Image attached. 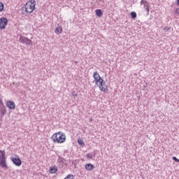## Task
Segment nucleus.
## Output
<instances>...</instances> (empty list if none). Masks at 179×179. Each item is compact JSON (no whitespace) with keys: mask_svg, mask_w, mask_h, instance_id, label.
I'll list each match as a JSON object with an SVG mask.
<instances>
[{"mask_svg":"<svg viewBox=\"0 0 179 179\" xmlns=\"http://www.w3.org/2000/svg\"><path fill=\"white\" fill-rule=\"evenodd\" d=\"M55 33L56 34H61V33H62V27H57L55 30Z\"/></svg>","mask_w":179,"mask_h":179,"instance_id":"obj_17","label":"nucleus"},{"mask_svg":"<svg viewBox=\"0 0 179 179\" xmlns=\"http://www.w3.org/2000/svg\"><path fill=\"white\" fill-rule=\"evenodd\" d=\"M75 176L73 174H69L64 179H74Z\"/></svg>","mask_w":179,"mask_h":179,"instance_id":"obj_19","label":"nucleus"},{"mask_svg":"<svg viewBox=\"0 0 179 179\" xmlns=\"http://www.w3.org/2000/svg\"><path fill=\"white\" fill-rule=\"evenodd\" d=\"M71 94H72V96H74V99H75V97H78V94H76V92L75 91H73L71 92Z\"/></svg>","mask_w":179,"mask_h":179,"instance_id":"obj_22","label":"nucleus"},{"mask_svg":"<svg viewBox=\"0 0 179 179\" xmlns=\"http://www.w3.org/2000/svg\"><path fill=\"white\" fill-rule=\"evenodd\" d=\"M95 13L98 17H101V16H103V11H101V9L96 10Z\"/></svg>","mask_w":179,"mask_h":179,"instance_id":"obj_16","label":"nucleus"},{"mask_svg":"<svg viewBox=\"0 0 179 179\" xmlns=\"http://www.w3.org/2000/svg\"><path fill=\"white\" fill-rule=\"evenodd\" d=\"M175 13H178V15H179V8L176 10Z\"/></svg>","mask_w":179,"mask_h":179,"instance_id":"obj_26","label":"nucleus"},{"mask_svg":"<svg viewBox=\"0 0 179 179\" xmlns=\"http://www.w3.org/2000/svg\"><path fill=\"white\" fill-rule=\"evenodd\" d=\"M57 171H58V167L55 165L53 166H51L49 169V173H50V174H55Z\"/></svg>","mask_w":179,"mask_h":179,"instance_id":"obj_12","label":"nucleus"},{"mask_svg":"<svg viewBox=\"0 0 179 179\" xmlns=\"http://www.w3.org/2000/svg\"><path fill=\"white\" fill-rule=\"evenodd\" d=\"M20 41L22 44H27V45H31L33 44V42H31V40L29 39V38L26 36H20Z\"/></svg>","mask_w":179,"mask_h":179,"instance_id":"obj_7","label":"nucleus"},{"mask_svg":"<svg viewBox=\"0 0 179 179\" xmlns=\"http://www.w3.org/2000/svg\"><path fill=\"white\" fill-rule=\"evenodd\" d=\"M96 86L99 87L101 92L108 93V87L107 86V83H106L104 80H101L99 84H96Z\"/></svg>","mask_w":179,"mask_h":179,"instance_id":"obj_3","label":"nucleus"},{"mask_svg":"<svg viewBox=\"0 0 179 179\" xmlns=\"http://www.w3.org/2000/svg\"><path fill=\"white\" fill-rule=\"evenodd\" d=\"M78 145H85V141H83V139H78Z\"/></svg>","mask_w":179,"mask_h":179,"instance_id":"obj_20","label":"nucleus"},{"mask_svg":"<svg viewBox=\"0 0 179 179\" xmlns=\"http://www.w3.org/2000/svg\"><path fill=\"white\" fill-rule=\"evenodd\" d=\"M85 168V170H87V171H92V170L94 169V165L92 164H86Z\"/></svg>","mask_w":179,"mask_h":179,"instance_id":"obj_13","label":"nucleus"},{"mask_svg":"<svg viewBox=\"0 0 179 179\" xmlns=\"http://www.w3.org/2000/svg\"><path fill=\"white\" fill-rule=\"evenodd\" d=\"M131 16L132 19H136V12H131Z\"/></svg>","mask_w":179,"mask_h":179,"instance_id":"obj_21","label":"nucleus"},{"mask_svg":"<svg viewBox=\"0 0 179 179\" xmlns=\"http://www.w3.org/2000/svg\"><path fill=\"white\" fill-rule=\"evenodd\" d=\"M164 30H165L166 31H169V30H170V28H169V27H165L164 28Z\"/></svg>","mask_w":179,"mask_h":179,"instance_id":"obj_25","label":"nucleus"},{"mask_svg":"<svg viewBox=\"0 0 179 179\" xmlns=\"http://www.w3.org/2000/svg\"><path fill=\"white\" fill-rule=\"evenodd\" d=\"M86 157L87 159H94V157H96V154L95 153H87L86 154Z\"/></svg>","mask_w":179,"mask_h":179,"instance_id":"obj_15","label":"nucleus"},{"mask_svg":"<svg viewBox=\"0 0 179 179\" xmlns=\"http://www.w3.org/2000/svg\"><path fill=\"white\" fill-rule=\"evenodd\" d=\"M3 106V102L2 101V99H0V107H2Z\"/></svg>","mask_w":179,"mask_h":179,"instance_id":"obj_24","label":"nucleus"},{"mask_svg":"<svg viewBox=\"0 0 179 179\" xmlns=\"http://www.w3.org/2000/svg\"><path fill=\"white\" fill-rule=\"evenodd\" d=\"M3 9H5V6L2 2H0V12H3Z\"/></svg>","mask_w":179,"mask_h":179,"instance_id":"obj_18","label":"nucleus"},{"mask_svg":"<svg viewBox=\"0 0 179 179\" xmlns=\"http://www.w3.org/2000/svg\"><path fill=\"white\" fill-rule=\"evenodd\" d=\"M57 165L59 167V169H62L66 166V164H65V159L64 158L59 157L57 159Z\"/></svg>","mask_w":179,"mask_h":179,"instance_id":"obj_9","label":"nucleus"},{"mask_svg":"<svg viewBox=\"0 0 179 179\" xmlns=\"http://www.w3.org/2000/svg\"><path fill=\"white\" fill-rule=\"evenodd\" d=\"M8 26V18L1 17L0 18V30H5Z\"/></svg>","mask_w":179,"mask_h":179,"instance_id":"obj_6","label":"nucleus"},{"mask_svg":"<svg viewBox=\"0 0 179 179\" xmlns=\"http://www.w3.org/2000/svg\"><path fill=\"white\" fill-rule=\"evenodd\" d=\"M94 82L96 85H99L103 79L100 77V74L97 71H95L93 75Z\"/></svg>","mask_w":179,"mask_h":179,"instance_id":"obj_8","label":"nucleus"},{"mask_svg":"<svg viewBox=\"0 0 179 179\" xmlns=\"http://www.w3.org/2000/svg\"><path fill=\"white\" fill-rule=\"evenodd\" d=\"M51 139L55 143H64L66 141V136L64 132L58 131L52 136Z\"/></svg>","mask_w":179,"mask_h":179,"instance_id":"obj_1","label":"nucleus"},{"mask_svg":"<svg viewBox=\"0 0 179 179\" xmlns=\"http://www.w3.org/2000/svg\"><path fill=\"white\" fill-rule=\"evenodd\" d=\"M0 160H1V155H0Z\"/></svg>","mask_w":179,"mask_h":179,"instance_id":"obj_29","label":"nucleus"},{"mask_svg":"<svg viewBox=\"0 0 179 179\" xmlns=\"http://www.w3.org/2000/svg\"><path fill=\"white\" fill-rule=\"evenodd\" d=\"M10 160L11 162H13L15 166H17V167H20V166H22V160H20V157H19L17 155H15V157H11Z\"/></svg>","mask_w":179,"mask_h":179,"instance_id":"obj_5","label":"nucleus"},{"mask_svg":"<svg viewBox=\"0 0 179 179\" xmlns=\"http://www.w3.org/2000/svg\"><path fill=\"white\" fill-rule=\"evenodd\" d=\"M172 159L174 162H176V163H179V159L177 157H173Z\"/></svg>","mask_w":179,"mask_h":179,"instance_id":"obj_23","label":"nucleus"},{"mask_svg":"<svg viewBox=\"0 0 179 179\" xmlns=\"http://www.w3.org/2000/svg\"><path fill=\"white\" fill-rule=\"evenodd\" d=\"M0 153H1L0 166L2 167V169H8V165H6V158L5 157V151L0 150Z\"/></svg>","mask_w":179,"mask_h":179,"instance_id":"obj_4","label":"nucleus"},{"mask_svg":"<svg viewBox=\"0 0 179 179\" xmlns=\"http://www.w3.org/2000/svg\"><path fill=\"white\" fill-rule=\"evenodd\" d=\"M177 50H178V52H179V47L178 48Z\"/></svg>","mask_w":179,"mask_h":179,"instance_id":"obj_28","label":"nucleus"},{"mask_svg":"<svg viewBox=\"0 0 179 179\" xmlns=\"http://www.w3.org/2000/svg\"><path fill=\"white\" fill-rule=\"evenodd\" d=\"M141 5H143L144 9H145L148 15H149V2L146 1L145 0H141Z\"/></svg>","mask_w":179,"mask_h":179,"instance_id":"obj_10","label":"nucleus"},{"mask_svg":"<svg viewBox=\"0 0 179 179\" xmlns=\"http://www.w3.org/2000/svg\"><path fill=\"white\" fill-rule=\"evenodd\" d=\"M5 114H6V108H5V106H0V115H1V117H3Z\"/></svg>","mask_w":179,"mask_h":179,"instance_id":"obj_14","label":"nucleus"},{"mask_svg":"<svg viewBox=\"0 0 179 179\" xmlns=\"http://www.w3.org/2000/svg\"><path fill=\"white\" fill-rule=\"evenodd\" d=\"M176 5L179 6V0H176Z\"/></svg>","mask_w":179,"mask_h":179,"instance_id":"obj_27","label":"nucleus"},{"mask_svg":"<svg viewBox=\"0 0 179 179\" xmlns=\"http://www.w3.org/2000/svg\"><path fill=\"white\" fill-rule=\"evenodd\" d=\"M34 9H36V0L29 1L22 8V10L26 13H33Z\"/></svg>","mask_w":179,"mask_h":179,"instance_id":"obj_2","label":"nucleus"},{"mask_svg":"<svg viewBox=\"0 0 179 179\" xmlns=\"http://www.w3.org/2000/svg\"><path fill=\"white\" fill-rule=\"evenodd\" d=\"M6 106L10 110H15V108H16V104L13 101H8Z\"/></svg>","mask_w":179,"mask_h":179,"instance_id":"obj_11","label":"nucleus"}]
</instances>
